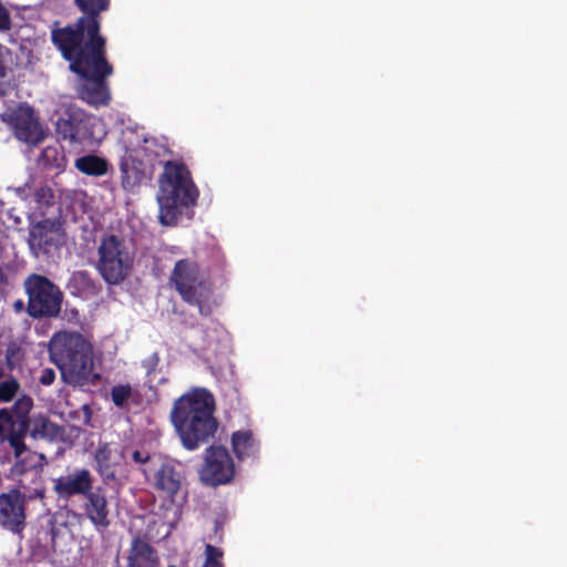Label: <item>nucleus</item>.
<instances>
[{
	"mask_svg": "<svg viewBox=\"0 0 567 567\" xmlns=\"http://www.w3.org/2000/svg\"><path fill=\"white\" fill-rule=\"evenodd\" d=\"M215 410V398L205 388L192 389L174 401L171 421L186 450L195 451L215 436L219 424Z\"/></svg>",
	"mask_w": 567,
	"mask_h": 567,
	"instance_id": "f257e3e1",
	"label": "nucleus"
},
{
	"mask_svg": "<svg viewBox=\"0 0 567 567\" xmlns=\"http://www.w3.org/2000/svg\"><path fill=\"white\" fill-rule=\"evenodd\" d=\"M70 63V70L83 80L78 96L90 105H106L110 91L106 79L113 66L106 59V45L56 48Z\"/></svg>",
	"mask_w": 567,
	"mask_h": 567,
	"instance_id": "f03ea898",
	"label": "nucleus"
},
{
	"mask_svg": "<svg viewBox=\"0 0 567 567\" xmlns=\"http://www.w3.org/2000/svg\"><path fill=\"white\" fill-rule=\"evenodd\" d=\"M158 182L159 221L174 226L185 209L196 205L199 192L184 163L166 162Z\"/></svg>",
	"mask_w": 567,
	"mask_h": 567,
	"instance_id": "7ed1b4c3",
	"label": "nucleus"
},
{
	"mask_svg": "<svg viewBox=\"0 0 567 567\" xmlns=\"http://www.w3.org/2000/svg\"><path fill=\"white\" fill-rule=\"evenodd\" d=\"M50 360L69 383L83 384L93 371L92 346L76 332H58L49 343Z\"/></svg>",
	"mask_w": 567,
	"mask_h": 567,
	"instance_id": "20e7f679",
	"label": "nucleus"
},
{
	"mask_svg": "<svg viewBox=\"0 0 567 567\" xmlns=\"http://www.w3.org/2000/svg\"><path fill=\"white\" fill-rule=\"evenodd\" d=\"M83 13L74 23L53 29L51 41L56 48L106 45L101 34V13L109 10L111 0H74Z\"/></svg>",
	"mask_w": 567,
	"mask_h": 567,
	"instance_id": "39448f33",
	"label": "nucleus"
},
{
	"mask_svg": "<svg viewBox=\"0 0 567 567\" xmlns=\"http://www.w3.org/2000/svg\"><path fill=\"white\" fill-rule=\"evenodd\" d=\"M28 297L27 313L34 320L58 318L61 313L63 292L58 285L40 274H30L23 280Z\"/></svg>",
	"mask_w": 567,
	"mask_h": 567,
	"instance_id": "423d86ee",
	"label": "nucleus"
},
{
	"mask_svg": "<svg viewBox=\"0 0 567 567\" xmlns=\"http://www.w3.org/2000/svg\"><path fill=\"white\" fill-rule=\"evenodd\" d=\"M133 256L124 239L116 235L102 238L99 247L97 270L109 285L122 282L128 275Z\"/></svg>",
	"mask_w": 567,
	"mask_h": 567,
	"instance_id": "0eeeda50",
	"label": "nucleus"
},
{
	"mask_svg": "<svg viewBox=\"0 0 567 567\" xmlns=\"http://www.w3.org/2000/svg\"><path fill=\"white\" fill-rule=\"evenodd\" d=\"M171 281L185 302L198 307L199 312L205 313L203 303L210 296V287L196 261L190 259L176 261Z\"/></svg>",
	"mask_w": 567,
	"mask_h": 567,
	"instance_id": "6e6552de",
	"label": "nucleus"
},
{
	"mask_svg": "<svg viewBox=\"0 0 567 567\" xmlns=\"http://www.w3.org/2000/svg\"><path fill=\"white\" fill-rule=\"evenodd\" d=\"M32 398L23 394L11 408L0 410V437L7 440L17 453L24 447V439L32 421Z\"/></svg>",
	"mask_w": 567,
	"mask_h": 567,
	"instance_id": "1a4fd4ad",
	"label": "nucleus"
},
{
	"mask_svg": "<svg viewBox=\"0 0 567 567\" xmlns=\"http://www.w3.org/2000/svg\"><path fill=\"white\" fill-rule=\"evenodd\" d=\"M235 473V462L227 447L212 444L205 450L204 461L198 471L199 478L205 485H226L234 480Z\"/></svg>",
	"mask_w": 567,
	"mask_h": 567,
	"instance_id": "9d476101",
	"label": "nucleus"
},
{
	"mask_svg": "<svg viewBox=\"0 0 567 567\" xmlns=\"http://www.w3.org/2000/svg\"><path fill=\"white\" fill-rule=\"evenodd\" d=\"M65 241L63 224L56 218H43L30 225L28 244L31 254L37 258L52 256Z\"/></svg>",
	"mask_w": 567,
	"mask_h": 567,
	"instance_id": "9b49d317",
	"label": "nucleus"
},
{
	"mask_svg": "<svg viewBox=\"0 0 567 567\" xmlns=\"http://www.w3.org/2000/svg\"><path fill=\"white\" fill-rule=\"evenodd\" d=\"M184 475L172 461H164L155 470L153 475V487L157 496L163 501V507L169 509L177 506L183 497Z\"/></svg>",
	"mask_w": 567,
	"mask_h": 567,
	"instance_id": "f8f14e48",
	"label": "nucleus"
},
{
	"mask_svg": "<svg viewBox=\"0 0 567 567\" xmlns=\"http://www.w3.org/2000/svg\"><path fill=\"white\" fill-rule=\"evenodd\" d=\"M25 497L18 489L0 494V526L21 536L25 528Z\"/></svg>",
	"mask_w": 567,
	"mask_h": 567,
	"instance_id": "ddd939ff",
	"label": "nucleus"
},
{
	"mask_svg": "<svg viewBox=\"0 0 567 567\" xmlns=\"http://www.w3.org/2000/svg\"><path fill=\"white\" fill-rule=\"evenodd\" d=\"M53 492L59 501L68 502L75 496H84L92 487L94 477L90 470L75 467L52 480Z\"/></svg>",
	"mask_w": 567,
	"mask_h": 567,
	"instance_id": "4468645a",
	"label": "nucleus"
},
{
	"mask_svg": "<svg viewBox=\"0 0 567 567\" xmlns=\"http://www.w3.org/2000/svg\"><path fill=\"white\" fill-rule=\"evenodd\" d=\"M13 454L16 462L13 464L12 472L16 475H25L30 472L34 476L33 483L35 486L29 497L41 499L44 498L45 488L41 474L45 464L48 463L45 455L29 450L25 444L24 447H22L18 453L16 450H13Z\"/></svg>",
	"mask_w": 567,
	"mask_h": 567,
	"instance_id": "2eb2a0df",
	"label": "nucleus"
},
{
	"mask_svg": "<svg viewBox=\"0 0 567 567\" xmlns=\"http://www.w3.org/2000/svg\"><path fill=\"white\" fill-rule=\"evenodd\" d=\"M82 498L81 515L87 519L96 530L106 529L111 525V509L106 489L102 486H93Z\"/></svg>",
	"mask_w": 567,
	"mask_h": 567,
	"instance_id": "dca6fc26",
	"label": "nucleus"
},
{
	"mask_svg": "<svg viewBox=\"0 0 567 567\" xmlns=\"http://www.w3.org/2000/svg\"><path fill=\"white\" fill-rule=\"evenodd\" d=\"M124 561L123 567H161L157 549L138 537L131 538Z\"/></svg>",
	"mask_w": 567,
	"mask_h": 567,
	"instance_id": "f3484780",
	"label": "nucleus"
},
{
	"mask_svg": "<svg viewBox=\"0 0 567 567\" xmlns=\"http://www.w3.org/2000/svg\"><path fill=\"white\" fill-rule=\"evenodd\" d=\"M122 452L112 443H101L94 452L95 471L104 483L116 478L115 467L120 464Z\"/></svg>",
	"mask_w": 567,
	"mask_h": 567,
	"instance_id": "a211bd4d",
	"label": "nucleus"
},
{
	"mask_svg": "<svg viewBox=\"0 0 567 567\" xmlns=\"http://www.w3.org/2000/svg\"><path fill=\"white\" fill-rule=\"evenodd\" d=\"M14 131L20 141L28 144H37L43 138V132L33 110L20 109L14 115Z\"/></svg>",
	"mask_w": 567,
	"mask_h": 567,
	"instance_id": "6ab92c4d",
	"label": "nucleus"
},
{
	"mask_svg": "<svg viewBox=\"0 0 567 567\" xmlns=\"http://www.w3.org/2000/svg\"><path fill=\"white\" fill-rule=\"evenodd\" d=\"M231 449L239 461L257 458L260 450V442L250 430L235 431L230 437Z\"/></svg>",
	"mask_w": 567,
	"mask_h": 567,
	"instance_id": "aec40b11",
	"label": "nucleus"
},
{
	"mask_svg": "<svg viewBox=\"0 0 567 567\" xmlns=\"http://www.w3.org/2000/svg\"><path fill=\"white\" fill-rule=\"evenodd\" d=\"M55 132L62 140L80 143L85 138L86 125L79 115L69 114L68 117H60L56 121Z\"/></svg>",
	"mask_w": 567,
	"mask_h": 567,
	"instance_id": "412c9836",
	"label": "nucleus"
},
{
	"mask_svg": "<svg viewBox=\"0 0 567 567\" xmlns=\"http://www.w3.org/2000/svg\"><path fill=\"white\" fill-rule=\"evenodd\" d=\"M28 433L34 440L55 441L62 436L63 429L44 415L32 419Z\"/></svg>",
	"mask_w": 567,
	"mask_h": 567,
	"instance_id": "4be33fe9",
	"label": "nucleus"
},
{
	"mask_svg": "<svg viewBox=\"0 0 567 567\" xmlns=\"http://www.w3.org/2000/svg\"><path fill=\"white\" fill-rule=\"evenodd\" d=\"M141 165V162L135 161L131 156L121 159V182L124 188H133L142 182L144 172L140 168Z\"/></svg>",
	"mask_w": 567,
	"mask_h": 567,
	"instance_id": "5701e85b",
	"label": "nucleus"
},
{
	"mask_svg": "<svg viewBox=\"0 0 567 567\" xmlns=\"http://www.w3.org/2000/svg\"><path fill=\"white\" fill-rule=\"evenodd\" d=\"M75 168L89 176H103L109 172V163L97 155L87 154L75 159Z\"/></svg>",
	"mask_w": 567,
	"mask_h": 567,
	"instance_id": "b1692460",
	"label": "nucleus"
},
{
	"mask_svg": "<svg viewBox=\"0 0 567 567\" xmlns=\"http://www.w3.org/2000/svg\"><path fill=\"white\" fill-rule=\"evenodd\" d=\"M165 528V523L162 519L150 518L146 523V527L143 532H140L132 537H138L140 539L153 545V543H159L169 535V530Z\"/></svg>",
	"mask_w": 567,
	"mask_h": 567,
	"instance_id": "393cba45",
	"label": "nucleus"
},
{
	"mask_svg": "<svg viewBox=\"0 0 567 567\" xmlns=\"http://www.w3.org/2000/svg\"><path fill=\"white\" fill-rule=\"evenodd\" d=\"M133 389L126 384H116L111 388V400L117 408H124L132 396Z\"/></svg>",
	"mask_w": 567,
	"mask_h": 567,
	"instance_id": "a878e982",
	"label": "nucleus"
},
{
	"mask_svg": "<svg viewBox=\"0 0 567 567\" xmlns=\"http://www.w3.org/2000/svg\"><path fill=\"white\" fill-rule=\"evenodd\" d=\"M20 390V383L14 377L0 382V402L7 403L13 400Z\"/></svg>",
	"mask_w": 567,
	"mask_h": 567,
	"instance_id": "bb28decb",
	"label": "nucleus"
},
{
	"mask_svg": "<svg viewBox=\"0 0 567 567\" xmlns=\"http://www.w3.org/2000/svg\"><path fill=\"white\" fill-rule=\"evenodd\" d=\"M224 553L210 544L205 546V561L202 567H224L223 564Z\"/></svg>",
	"mask_w": 567,
	"mask_h": 567,
	"instance_id": "cd10ccee",
	"label": "nucleus"
},
{
	"mask_svg": "<svg viewBox=\"0 0 567 567\" xmlns=\"http://www.w3.org/2000/svg\"><path fill=\"white\" fill-rule=\"evenodd\" d=\"M53 192L48 186H41L34 192V199L40 205L49 206L53 202Z\"/></svg>",
	"mask_w": 567,
	"mask_h": 567,
	"instance_id": "c85d7f7f",
	"label": "nucleus"
},
{
	"mask_svg": "<svg viewBox=\"0 0 567 567\" xmlns=\"http://www.w3.org/2000/svg\"><path fill=\"white\" fill-rule=\"evenodd\" d=\"M159 361H161V358H159L158 352H154V353L150 354L148 357H146L145 359H143L142 368L145 370L146 375L150 377V375L155 374V372L158 368Z\"/></svg>",
	"mask_w": 567,
	"mask_h": 567,
	"instance_id": "c756f323",
	"label": "nucleus"
},
{
	"mask_svg": "<svg viewBox=\"0 0 567 567\" xmlns=\"http://www.w3.org/2000/svg\"><path fill=\"white\" fill-rule=\"evenodd\" d=\"M58 155H59V152L55 147H47L42 151L41 153V156H40V161L45 165V166H50V167H58L59 164L56 163L58 161Z\"/></svg>",
	"mask_w": 567,
	"mask_h": 567,
	"instance_id": "7c9ffc66",
	"label": "nucleus"
},
{
	"mask_svg": "<svg viewBox=\"0 0 567 567\" xmlns=\"http://www.w3.org/2000/svg\"><path fill=\"white\" fill-rule=\"evenodd\" d=\"M18 353H19V348H17L14 346H9L7 348L6 354H4L7 370L13 371L16 369V367H17L16 357Z\"/></svg>",
	"mask_w": 567,
	"mask_h": 567,
	"instance_id": "2f4dec72",
	"label": "nucleus"
},
{
	"mask_svg": "<svg viewBox=\"0 0 567 567\" xmlns=\"http://www.w3.org/2000/svg\"><path fill=\"white\" fill-rule=\"evenodd\" d=\"M7 49L0 44V96L6 94V90L3 86L4 78L7 76L8 68L4 61V52Z\"/></svg>",
	"mask_w": 567,
	"mask_h": 567,
	"instance_id": "473e14b6",
	"label": "nucleus"
},
{
	"mask_svg": "<svg viewBox=\"0 0 567 567\" xmlns=\"http://www.w3.org/2000/svg\"><path fill=\"white\" fill-rule=\"evenodd\" d=\"M55 380V371L51 368H45L41 371L39 382L42 385L49 386L51 385Z\"/></svg>",
	"mask_w": 567,
	"mask_h": 567,
	"instance_id": "72a5a7b5",
	"label": "nucleus"
},
{
	"mask_svg": "<svg viewBox=\"0 0 567 567\" xmlns=\"http://www.w3.org/2000/svg\"><path fill=\"white\" fill-rule=\"evenodd\" d=\"M11 28V18L9 11L0 2V30H9Z\"/></svg>",
	"mask_w": 567,
	"mask_h": 567,
	"instance_id": "f704fd0d",
	"label": "nucleus"
},
{
	"mask_svg": "<svg viewBox=\"0 0 567 567\" xmlns=\"http://www.w3.org/2000/svg\"><path fill=\"white\" fill-rule=\"evenodd\" d=\"M132 458L137 464H145L151 461V455L146 451H134L132 454Z\"/></svg>",
	"mask_w": 567,
	"mask_h": 567,
	"instance_id": "c9c22d12",
	"label": "nucleus"
},
{
	"mask_svg": "<svg viewBox=\"0 0 567 567\" xmlns=\"http://www.w3.org/2000/svg\"><path fill=\"white\" fill-rule=\"evenodd\" d=\"M13 309L17 311V312H22V311H25L27 312V303L19 299V300H16L13 302Z\"/></svg>",
	"mask_w": 567,
	"mask_h": 567,
	"instance_id": "e433bc0d",
	"label": "nucleus"
},
{
	"mask_svg": "<svg viewBox=\"0 0 567 567\" xmlns=\"http://www.w3.org/2000/svg\"><path fill=\"white\" fill-rule=\"evenodd\" d=\"M7 370L3 365V363L0 361V380L6 377Z\"/></svg>",
	"mask_w": 567,
	"mask_h": 567,
	"instance_id": "4c0bfd02",
	"label": "nucleus"
},
{
	"mask_svg": "<svg viewBox=\"0 0 567 567\" xmlns=\"http://www.w3.org/2000/svg\"><path fill=\"white\" fill-rule=\"evenodd\" d=\"M19 483H20V486L23 488V489H28L27 485L24 484L23 480H19Z\"/></svg>",
	"mask_w": 567,
	"mask_h": 567,
	"instance_id": "58836bf2",
	"label": "nucleus"
},
{
	"mask_svg": "<svg viewBox=\"0 0 567 567\" xmlns=\"http://www.w3.org/2000/svg\"><path fill=\"white\" fill-rule=\"evenodd\" d=\"M168 567H177V566H175V565H168Z\"/></svg>",
	"mask_w": 567,
	"mask_h": 567,
	"instance_id": "ea45409f",
	"label": "nucleus"
}]
</instances>
